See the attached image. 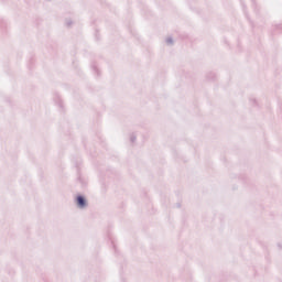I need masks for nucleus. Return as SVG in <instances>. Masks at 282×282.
Returning <instances> with one entry per match:
<instances>
[{"instance_id": "1", "label": "nucleus", "mask_w": 282, "mask_h": 282, "mask_svg": "<svg viewBox=\"0 0 282 282\" xmlns=\"http://www.w3.org/2000/svg\"><path fill=\"white\" fill-rule=\"evenodd\" d=\"M77 206L79 208H85V206H87V200L85 199V197L83 196L77 197Z\"/></svg>"}]
</instances>
